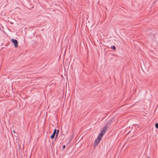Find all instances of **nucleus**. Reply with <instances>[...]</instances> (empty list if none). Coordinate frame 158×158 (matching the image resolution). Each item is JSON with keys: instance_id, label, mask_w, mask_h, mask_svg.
Wrapping results in <instances>:
<instances>
[{"instance_id": "nucleus-1", "label": "nucleus", "mask_w": 158, "mask_h": 158, "mask_svg": "<svg viewBox=\"0 0 158 158\" xmlns=\"http://www.w3.org/2000/svg\"><path fill=\"white\" fill-rule=\"evenodd\" d=\"M107 129V127H105L101 131L100 134L98 135V138L95 140L94 145V146L97 145L100 142L103 136L106 131Z\"/></svg>"}, {"instance_id": "nucleus-2", "label": "nucleus", "mask_w": 158, "mask_h": 158, "mask_svg": "<svg viewBox=\"0 0 158 158\" xmlns=\"http://www.w3.org/2000/svg\"><path fill=\"white\" fill-rule=\"evenodd\" d=\"M11 42L13 43L15 47L16 48H17L18 46V42L16 40L12 39L11 40Z\"/></svg>"}, {"instance_id": "nucleus-3", "label": "nucleus", "mask_w": 158, "mask_h": 158, "mask_svg": "<svg viewBox=\"0 0 158 158\" xmlns=\"http://www.w3.org/2000/svg\"><path fill=\"white\" fill-rule=\"evenodd\" d=\"M112 120H113L112 119H110V120H109L107 123V125H110L111 124V123L112 121Z\"/></svg>"}, {"instance_id": "nucleus-4", "label": "nucleus", "mask_w": 158, "mask_h": 158, "mask_svg": "<svg viewBox=\"0 0 158 158\" xmlns=\"http://www.w3.org/2000/svg\"><path fill=\"white\" fill-rule=\"evenodd\" d=\"M55 134L54 133H53L51 135V138L52 139H53L54 137V136H55Z\"/></svg>"}, {"instance_id": "nucleus-5", "label": "nucleus", "mask_w": 158, "mask_h": 158, "mask_svg": "<svg viewBox=\"0 0 158 158\" xmlns=\"http://www.w3.org/2000/svg\"><path fill=\"white\" fill-rule=\"evenodd\" d=\"M155 127L156 128H158V123L155 124Z\"/></svg>"}, {"instance_id": "nucleus-6", "label": "nucleus", "mask_w": 158, "mask_h": 158, "mask_svg": "<svg viewBox=\"0 0 158 158\" xmlns=\"http://www.w3.org/2000/svg\"><path fill=\"white\" fill-rule=\"evenodd\" d=\"M56 129H55L54 131V132H53V133H54L55 134H56Z\"/></svg>"}, {"instance_id": "nucleus-7", "label": "nucleus", "mask_w": 158, "mask_h": 158, "mask_svg": "<svg viewBox=\"0 0 158 158\" xmlns=\"http://www.w3.org/2000/svg\"><path fill=\"white\" fill-rule=\"evenodd\" d=\"M59 132V130H58L56 134V136H57L58 133Z\"/></svg>"}, {"instance_id": "nucleus-8", "label": "nucleus", "mask_w": 158, "mask_h": 158, "mask_svg": "<svg viewBox=\"0 0 158 158\" xmlns=\"http://www.w3.org/2000/svg\"><path fill=\"white\" fill-rule=\"evenodd\" d=\"M112 48H113V49L115 50V47L114 46H112Z\"/></svg>"}, {"instance_id": "nucleus-9", "label": "nucleus", "mask_w": 158, "mask_h": 158, "mask_svg": "<svg viewBox=\"0 0 158 158\" xmlns=\"http://www.w3.org/2000/svg\"><path fill=\"white\" fill-rule=\"evenodd\" d=\"M65 145H63V149L65 148Z\"/></svg>"}, {"instance_id": "nucleus-10", "label": "nucleus", "mask_w": 158, "mask_h": 158, "mask_svg": "<svg viewBox=\"0 0 158 158\" xmlns=\"http://www.w3.org/2000/svg\"><path fill=\"white\" fill-rule=\"evenodd\" d=\"M13 132L14 133H15V131L14 130H13Z\"/></svg>"}, {"instance_id": "nucleus-11", "label": "nucleus", "mask_w": 158, "mask_h": 158, "mask_svg": "<svg viewBox=\"0 0 158 158\" xmlns=\"http://www.w3.org/2000/svg\"><path fill=\"white\" fill-rule=\"evenodd\" d=\"M147 158H150L149 157H148Z\"/></svg>"}]
</instances>
